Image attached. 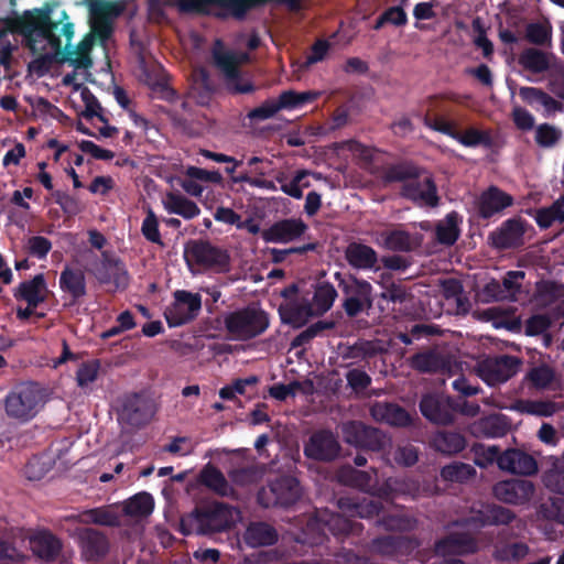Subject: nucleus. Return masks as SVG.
<instances>
[{
  "instance_id": "nucleus-1",
  "label": "nucleus",
  "mask_w": 564,
  "mask_h": 564,
  "mask_svg": "<svg viewBox=\"0 0 564 564\" xmlns=\"http://www.w3.org/2000/svg\"><path fill=\"white\" fill-rule=\"evenodd\" d=\"M28 22L31 26L29 44L33 53L51 59L57 57L64 50L63 61L74 67V70L62 79L63 86L69 88L68 98L73 108L85 118L97 117L100 121H106L99 102L85 87V83L91 82L89 69L93 61L89 53L94 44L93 36L88 35L76 47H70L74 25L65 11L61 12L58 21H51L47 15L31 14Z\"/></svg>"
},
{
  "instance_id": "nucleus-2",
  "label": "nucleus",
  "mask_w": 564,
  "mask_h": 564,
  "mask_svg": "<svg viewBox=\"0 0 564 564\" xmlns=\"http://www.w3.org/2000/svg\"><path fill=\"white\" fill-rule=\"evenodd\" d=\"M46 403L45 390L33 382L21 383L4 399L7 416L19 423L33 420Z\"/></svg>"
},
{
  "instance_id": "nucleus-3",
  "label": "nucleus",
  "mask_w": 564,
  "mask_h": 564,
  "mask_svg": "<svg viewBox=\"0 0 564 564\" xmlns=\"http://www.w3.org/2000/svg\"><path fill=\"white\" fill-rule=\"evenodd\" d=\"M224 323L228 335L235 340L251 339L262 334L269 326L267 314L256 306L226 314Z\"/></svg>"
},
{
  "instance_id": "nucleus-4",
  "label": "nucleus",
  "mask_w": 564,
  "mask_h": 564,
  "mask_svg": "<svg viewBox=\"0 0 564 564\" xmlns=\"http://www.w3.org/2000/svg\"><path fill=\"white\" fill-rule=\"evenodd\" d=\"M216 66L223 73L228 88L235 93H248L252 89L248 79L242 76L240 66L248 62L247 53H238L224 47L216 42L213 50Z\"/></svg>"
},
{
  "instance_id": "nucleus-5",
  "label": "nucleus",
  "mask_w": 564,
  "mask_h": 564,
  "mask_svg": "<svg viewBox=\"0 0 564 564\" xmlns=\"http://www.w3.org/2000/svg\"><path fill=\"white\" fill-rule=\"evenodd\" d=\"M185 259L192 271L213 269L227 271L229 264L228 253L205 241H195L185 249Z\"/></svg>"
},
{
  "instance_id": "nucleus-6",
  "label": "nucleus",
  "mask_w": 564,
  "mask_h": 564,
  "mask_svg": "<svg viewBox=\"0 0 564 564\" xmlns=\"http://www.w3.org/2000/svg\"><path fill=\"white\" fill-rule=\"evenodd\" d=\"M14 299L19 303H24L26 306L17 308L18 318L28 319L35 311V308L46 301L48 296V289L43 274H37L31 280L20 283L13 292Z\"/></svg>"
},
{
  "instance_id": "nucleus-7",
  "label": "nucleus",
  "mask_w": 564,
  "mask_h": 564,
  "mask_svg": "<svg viewBox=\"0 0 564 564\" xmlns=\"http://www.w3.org/2000/svg\"><path fill=\"white\" fill-rule=\"evenodd\" d=\"M519 366L520 361L517 357H486L476 362L475 371L487 384L495 386L513 377L518 372Z\"/></svg>"
},
{
  "instance_id": "nucleus-8",
  "label": "nucleus",
  "mask_w": 564,
  "mask_h": 564,
  "mask_svg": "<svg viewBox=\"0 0 564 564\" xmlns=\"http://www.w3.org/2000/svg\"><path fill=\"white\" fill-rule=\"evenodd\" d=\"M223 177L217 171H207L199 167H188L186 177L182 181V188L191 196L203 198L202 202L212 208L215 200L212 186L220 184Z\"/></svg>"
},
{
  "instance_id": "nucleus-9",
  "label": "nucleus",
  "mask_w": 564,
  "mask_h": 564,
  "mask_svg": "<svg viewBox=\"0 0 564 564\" xmlns=\"http://www.w3.org/2000/svg\"><path fill=\"white\" fill-rule=\"evenodd\" d=\"M238 517L236 509L219 503L206 512L189 516L183 523H188L191 527L196 525L198 532L219 531L234 524Z\"/></svg>"
},
{
  "instance_id": "nucleus-10",
  "label": "nucleus",
  "mask_w": 564,
  "mask_h": 564,
  "mask_svg": "<svg viewBox=\"0 0 564 564\" xmlns=\"http://www.w3.org/2000/svg\"><path fill=\"white\" fill-rule=\"evenodd\" d=\"M202 307L199 294L187 291H176L174 301L165 310V318L171 327L183 325L193 319Z\"/></svg>"
},
{
  "instance_id": "nucleus-11",
  "label": "nucleus",
  "mask_w": 564,
  "mask_h": 564,
  "mask_svg": "<svg viewBox=\"0 0 564 564\" xmlns=\"http://www.w3.org/2000/svg\"><path fill=\"white\" fill-rule=\"evenodd\" d=\"M394 178L405 180L403 185L404 196L416 202L421 206H434L437 203L436 189L426 174H417L415 176L398 173Z\"/></svg>"
},
{
  "instance_id": "nucleus-12",
  "label": "nucleus",
  "mask_w": 564,
  "mask_h": 564,
  "mask_svg": "<svg viewBox=\"0 0 564 564\" xmlns=\"http://www.w3.org/2000/svg\"><path fill=\"white\" fill-rule=\"evenodd\" d=\"M123 10L120 2L95 0L90 3L91 29L101 40L109 37L113 21Z\"/></svg>"
},
{
  "instance_id": "nucleus-13",
  "label": "nucleus",
  "mask_w": 564,
  "mask_h": 564,
  "mask_svg": "<svg viewBox=\"0 0 564 564\" xmlns=\"http://www.w3.org/2000/svg\"><path fill=\"white\" fill-rule=\"evenodd\" d=\"M535 488L530 480L509 479L494 486L495 497L508 505L521 506L528 503L534 496Z\"/></svg>"
},
{
  "instance_id": "nucleus-14",
  "label": "nucleus",
  "mask_w": 564,
  "mask_h": 564,
  "mask_svg": "<svg viewBox=\"0 0 564 564\" xmlns=\"http://www.w3.org/2000/svg\"><path fill=\"white\" fill-rule=\"evenodd\" d=\"M341 286L346 295L344 306L348 315L355 316L371 305V285L368 282L350 276L341 281Z\"/></svg>"
},
{
  "instance_id": "nucleus-15",
  "label": "nucleus",
  "mask_w": 564,
  "mask_h": 564,
  "mask_svg": "<svg viewBox=\"0 0 564 564\" xmlns=\"http://www.w3.org/2000/svg\"><path fill=\"white\" fill-rule=\"evenodd\" d=\"M152 410L141 397L133 395L126 399L119 412V422L124 429L140 427L149 422Z\"/></svg>"
},
{
  "instance_id": "nucleus-16",
  "label": "nucleus",
  "mask_w": 564,
  "mask_h": 564,
  "mask_svg": "<svg viewBox=\"0 0 564 564\" xmlns=\"http://www.w3.org/2000/svg\"><path fill=\"white\" fill-rule=\"evenodd\" d=\"M500 469L510 474L532 475L538 470L536 462L520 449H508L498 458Z\"/></svg>"
},
{
  "instance_id": "nucleus-17",
  "label": "nucleus",
  "mask_w": 564,
  "mask_h": 564,
  "mask_svg": "<svg viewBox=\"0 0 564 564\" xmlns=\"http://www.w3.org/2000/svg\"><path fill=\"white\" fill-rule=\"evenodd\" d=\"M306 229L301 219H285L272 225L262 232L267 242L286 243L300 238Z\"/></svg>"
},
{
  "instance_id": "nucleus-18",
  "label": "nucleus",
  "mask_w": 564,
  "mask_h": 564,
  "mask_svg": "<svg viewBox=\"0 0 564 564\" xmlns=\"http://www.w3.org/2000/svg\"><path fill=\"white\" fill-rule=\"evenodd\" d=\"M518 63L532 75L544 74L556 68L554 55L533 47L522 51Z\"/></svg>"
},
{
  "instance_id": "nucleus-19",
  "label": "nucleus",
  "mask_w": 564,
  "mask_h": 564,
  "mask_svg": "<svg viewBox=\"0 0 564 564\" xmlns=\"http://www.w3.org/2000/svg\"><path fill=\"white\" fill-rule=\"evenodd\" d=\"M452 531L451 535L436 544V553L441 556L451 554H467L477 550L476 543L469 532L459 530V524Z\"/></svg>"
},
{
  "instance_id": "nucleus-20",
  "label": "nucleus",
  "mask_w": 564,
  "mask_h": 564,
  "mask_svg": "<svg viewBox=\"0 0 564 564\" xmlns=\"http://www.w3.org/2000/svg\"><path fill=\"white\" fill-rule=\"evenodd\" d=\"M455 408L448 398L442 395H426L421 401L423 415L437 424H447L453 419Z\"/></svg>"
},
{
  "instance_id": "nucleus-21",
  "label": "nucleus",
  "mask_w": 564,
  "mask_h": 564,
  "mask_svg": "<svg viewBox=\"0 0 564 564\" xmlns=\"http://www.w3.org/2000/svg\"><path fill=\"white\" fill-rule=\"evenodd\" d=\"M338 443L333 434L319 432L314 434L306 444L305 455L313 459L327 460L333 459L338 454Z\"/></svg>"
},
{
  "instance_id": "nucleus-22",
  "label": "nucleus",
  "mask_w": 564,
  "mask_h": 564,
  "mask_svg": "<svg viewBox=\"0 0 564 564\" xmlns=\"http://www.w3.org/2000/svg\"><path fill=\"white\" fill-rule=\"evenodd\" d=\"M518 93L522 101L536 110H542L545 116L561 110V104L540 88L523 86Z\"/></svg>"
},
{
  "instance_id": "nucleus-23",
  "label": "nucleus",
  "mask_w": 564,
  "mask_h": 564,
  "mask_svg": "<svg viewBox=\"0 0 564 564\" xmlns=\"http://www.w3.org/2000/svg\"><path fill=\"white\" fill-rule=\"evenodd\" d=\"M513 199L507 193L497 187H490L478 199L479 214L487 218L512 204Z\"/></svg>"
},
{
  "instance_id": "nucleus-24",
  "label": "nucleus",
  "mask_w": 564,
  "mask_h": 564,
  "mask_svg": "<svg viewBox=\"0 0 564 564\" xmlns=\"http://www.w3.org/2000/svg\"><path fill=\"white\" fill-rule=\"evenodd\" d=\"M59 288L63 292L70 295L73 300H78L86 294L85 273L80 268L66 265L61 272Z\"/></svg>"
},
{
  "instance_id": "nucleus-25",
  "label": "nucleus",
  "mask_w": 564,
  "mask_h": 564,
  "mask_svg": "<svg viewBox=\"0 0 564 564\" xmlns=\"http://www.w3.org/2000/svg\"><path fill=\"white\" fill-rule=\"evenodd\" d=\"M161 202L169 214H175L185 219H193L200 213L197 204L182 194L167 192L162 196Z\"/></svg>"
},
{
  "instance_id": "nucleus-26",
  "label": "nucleus",
  "mask_w": 564,
  "mask_h": 564,
  "mask_svg": "<svg viewBox=\"0 0 564 564\" xmlns=\"http://www.w3.org/2000/svg\"><path fill=\"white\" fill-rule=\"evenodd\" d=\"M83 556L87 561L97 560L108 551V542L102 534L90 529L78 532Z\"/></svg>"
},
{
  "instance_id": "nucleus-27",
  "label": "nucleus",
  "mask_w": 564,
  "mask_h": 564,
  "mask_svg": "<svg viewBox=\"0 0 564 564\" xmlns=\"http://www.w3.org/2000/svg\"><path fill=\"white\" fill-rule=\"evenodd\" d=\"M524 225L521 220L511 219L492 235V242L498 248H510L522 242Z\"/></svg>"
},
{
  "instance_id": "nucleus-28",
  "label": "nucleus",
  "mask_w": 564,
  "mask_h": 564,
  "mask_svg": "<svg viewBox=\"0 0 564 564\" xmlns=\"http://www.w3.org/2000/svg\"><path fill=\"white\" fill-rule=\"evenodd\" d=\"M377 242L393 251H408L420 243V238L403 230H386L378 235Z\"/></svg>"
},
{
  "instance_id": "nucleus-29",
  "label": "nucleus",
  "mask_w": 564,
  "mask_h": 564,
  "mask_svg": "<svg viewBox=\"0 0 564 564\" xmlns=\"http://www.w3.org/2000/svg\"><path fill=\"white\" fill-rule=\"evenodd\" d=\"M200 482L223 497H232L234 488L226 480L224 474L212 465H206L199 475Z\"/></svg>"
},
{
  "instance_id": "nucleus-30",
  "label": "nucleus",
  "mask_w": 564,
  "mask_h": 564,
  "mask_svg": "<svg viewBox=\"0 0 564 564\" xmlns=\"http://www.w3.org/2000/svg\"><path fill=\"white\" fill-rule=\"evenodd\" d=\"M312 306L297 302H286L280 306V315L284 323L293 327L303 326L314 315Z\"/></svg>"
},
{
  "instance_id": "nucleus-31",
  "label": "nucleus",
  "mask_w": 564,
  "mask_h": 564,
  "mask_svg": "<svg viewBox=\"0 0 564 564\" xmlns=\"http://www.w3.org/2000/svg\"><path fill=\"white\" fill-rule=\"evenodd\" d=\"M321 180V174H314L308 171L297 172L293 178L286 182L284 178L279 177L278 181L281 183V189L286 195L300 199L303 196V191L311 187V178Z\"/></svg>"
},
{
  "instance_id": "nucleus-32",
  "label": "nucleus",
  "mask_w": 564,
  "mask_h": 564,
  "mask_svg": "<svg viewBox=\"0 0 564 564\" xmlns=\"http://www.w3.org/2000/svg\"><path fill=\"white\" fill-rule=\"evenodd\" d=\"M346 259L352 267L368 269L376 264L377 253L366 245L350 243L346 249Z\"/></svg>"
},
{
  "instance_id": "nucleus-33",
  "label": "nucleus",
  "mask_w": 564,
  "mask_h": 564,
  "mask_svg": "<svg viewBox=\"0 0 564 564\" xmlns=\"http://www.w3.org/2000/svg\"><path fill=\"white\" fill-rule=\"evenodd\" d=\"M371 415L377 421H382L391 425H405L410 419L408 413L400 406L388 403H378L371 408Z\"/></svg>"
},
{
  "instance_id": "nucleus-34",
  "label": "nucleus",
  "mask_w": 564,
  "mask_h": 564,
  "mask_svg": "<svg viewBox=\"0 0 564 564\" xmlns=\"http://www.w3.org/2000/svg\"><path fill=\"white\" fill-rule=\"evenodd\" d=\"M32 551L41 558H52L55 556L59 549V541L48 532H41L34 535L31 541Z\"/></svg>"
},
{
  "instance_id": "nucleus-35",
  "label": "nucleus",
  "mask_w": 564,
  "mask_h": 564,
  "mask_svg": "<svg viewBox=\"0 0 564 564\" xmlns=\"http://www.w3.org/2000/svg\"><path fill=\"white\" fill-rule=\"evenodd\" d=\"M271 491L274 494L276 502L289 505L300 497L301 488L296 479L284 477L271 486Z\"/></svg>"
},
{
  "instance_id": "nucleus-36",
  "label": "nucleus",
  "mask_w": 564,
  "mask_h": 564,
  "mask_svg": "<svg viewBox=\"0 0 564 564\" xmlns=\"http://www.w3.org/2000/svg\"><path fill=\"white\" fill-rule=\"evenodd\" d=\"M154 500L148 492H140L127 500L123 505L124 512L132 518H144L152 513Z\"/></svg>"
},
{
  "instance_id": "nucleus-37",
  "label": "nucleus",
  "mask_w": 564,
  "mask_h": 564,
  "mask_svg": "<svg viewBox=\"0 0 564 564\" xmlns=\"http://www.w3.org/2000/svg\"><path fill=\"white\" fill-rule=\"evenodd\" d=\"M245 540L249 545L253 547L270 545L275 542L276 533L268 524L254 523L247 529Z\"/></svg>"
},
{
  "instance_id": "nucleus-38",
  "label": "nucleus",
  "mask_w": 564,
  "mask_h": 564,
  "mask_svg": "<svg viewBox=\"0 0 564 564\" xmlns=\"http://www.w3.org/2000/svg\"><path fill=\"white\" fill-rule=\"evenodd\" d=\"M336 296L337 292L332 284L321 283L317 285L314 293L313 303L311 305L314 315H319L327 312L333 306Z\"/></svg>"
},
{
  "instance_id": "nucleus-39",
  "label": "nucleus",
  "mask_w": 564,
  "mask_h": 564,
  "mask_svg": "<svg viewBox=\"0 0 564 564\" xmlns=\"http://www.w3.org/2000/svg\"><path fill=\"white\" fill-rule=\"evenodd\" d=\"M345 440L356 446H370V437L376 431L360 422H349L343 427Z\"/></svg>"
},
{
  "instance_id": "nucleus-40",
  "label": "nucleus",
  "mask_w": 564,
  "mask_h": 564,
  "mask_svg": "<svg viewBox=\"0 0 564 564\" xmlns=\"http://www.w3.org/2000/svg\"><path fill=\"white\" fill-rule=\"evenodd\" d=\"M95 275L102 283L113 281L118 286L124 285L127 282L123 269L118 263L111 261H104L100 267L96 268Z\"/></svg>"
},
{
  "instance_id": "nucleus-41",
  "label": "nucleus",
  "mask_w": 564,
  "mask_h": 564,
  "mask_svg": "<svg viewBox=\"0 0 564 564\" xmlns=\"http://www.w3.org/2000/svg\"><path fill=\"white\" fill-rule=\"evenodd\" d=\"M535 219L543 228H547L555 223H564V196L556 199L549 208L538 210Z\"/></svg>"
},
{
  "instance_id": "nucleus-42",
  "label": "nucleus",
  "mask_w": 564,
  "mask_h": 564,
  "mask_svg": "<svg viewBox=\"0 0 564 564\" xmlns=\"http://www.w3.org/2000/svg\"><path fill=\"white\" fill-rule=\"evenodd\" d=\"M506 425L497 415H491L476 422L471 431L476 436L496 437L505 433Z\"/></svg>"
},
{
  "instance_id": "nucleus-43",
  "label": "nucleus",
  "mask_w": 564,
  "mask_h": 564,
  "mask_svg": "<svg viewBox=\"0 0 564 564\" xmlns=\"http://www.w3.org/2000/svg\"><path fill=\"white\" fill-rule=\"evenodd\" d=\"M100 371V362L97 359L87 360L76 371V382L82 389H88L97 380Z\"/></svg>"
},
{
  "instance_id": "nucleus-44",
  "label": "nucleus",
  "mask_w": 564,
  "mask_h": 564,
  "mask_svg": "<svg viewBox=\"0 0 564 564\" xmlns=\"http://www.w3.org/2000/svg\"><path fill=\"white\" fill-rule=\"evenodd\" d=\"M434 446L442 453L453 454L465 447V440L457 433H440L434 437Z\"/></svg>"
},
{
  "instance_id": "nucleus-45",
  "label": "nucleus",
  "mask_w": 564,
  "mask_h": 564,
  "mask_svg": "<svg viewBox=\"0 0 564 564\" xmlns=\"http://www.w3.org/2000/svg\"><path fill=\"white\" fill-rule=\"evenodd\" d=\"M315 97L316 94L311 91L296 93L288 90L281 94L278 100L281 109H296L312 101Z\"/></svg>"
},
{
  "instance_id": "nucleus-46",
  "label": "nucleus",
  "mask_w": 564,
  "mask_h": 564,
  "mask_svg": "<svg viewBox=\"0 0 564 564\" xmlns=\"http://www.w3.org/2000/svg\"><path fill=\"white\" fill-rule=\"evenodd\" d=\"M437 239L447 245H452L458 237L457 217L454 214L448 215L441 221L436 229Z\"/></svg>"
},
{
  "instance_id": "nucleus-47",
  "label": "nucleus",
  "mask_w": 564,
  "mask_h": 564,
  "mask_svg": "<svg viewBox=\"0 0 564 564\" xmlns=\"http://www.w3.org/2000/svg\"><path fill=\"white\" fill-rule=\"evenodd\" d=\"M562 137V131L554 126L543 123L535 130V141L540 147L555 145Z\"/></svg>"
},
{
  "instance_id": "nucleus-48",
  "label": "nucleus",
  "mask_w": 564,
  "mask_h": 564,
  "mask_svg": "<svg viewBox=\"0 0 564 564\" xmlns=\"http://www.w3.org/2000/svg\"><path fill=\"white\" fill-rule=\"evenodd\" d=\"M442 292L447 301L456 304L457 310H465V301L463 300V289L458 281L447 280L442 284Z\"/></svg>"
},
{
  "instance_id": "nucleus-49",
  "label": "nucleus",
  "mask_w": 564,
  "mask_h": 564,
  "mask_svg": "<svg viewBox=\"0 0 564 564\" xmlns=\"http://www.w3.org/2000/svg\"><path fill=\"white\" fill-rule=\"evenodd\" d=\"M514 518V514L511 510L495 506L488 507L486 510V516L481 518V522L496 523V524H507L511 522Z\"/></svg>"
},
{
  "instance_id": "nucleus-50",
  "label": "nucleus",
  "mask_w": 564,
  "mask_h": 564,
  "mask_svg": "<svg viewBox=\"0 0 564 564\" xmlns=\"http://www.w3.org/2000/svg\"><path fill=\"white\" fill-rule=\"evenodd\" d=\"M527 37L534 44H546L551 39V26L547 23L530 24L527 28Z\"/></svg>"
},
{
  "instance_id": "nucleus-51",
  "label": "nucleus",
  "mask_w": 564,
  "mask_h": 564,
  "mask_svg": "<svg viewBox=\"0 0 564 564\" xmlns=\"http://www.w3.org/2000/svg\"><path fill=\"white\" fill-rule=\"evenodd\" d=\"M545 485L552 490L564 495V459L546 474Z\"/></svg>"
},
{
  "instance_id": "nucleus-52",
  "label": "nucleus",
  "mask_w": 564,
  "mask_h": 564,
  "mask_svg": "<svg viewBox=\"0 0 564 564\" xmlns=\"http://www.w3.org/2000/svg\"><path fill=\"white\" fill-rule=\"evenodd\" d=\"M380 505L375 497H365L361 501L354 505V514L360 518H371L379 514Z\"/></svg>"
},
{
  "instance_id": "nucleus-53",
  "label": "nucleus",
  "mask_w": 564,
  "mask_h": 564,
  "mask_svg": "<svg viewBox=\"0 0 564 564\" xmlns=\"http://www.w3.org/2000/svg\"><path fill=\"white\" fill-rule=\"evenodd\" d=\"M142 234L148 240L155 243H161L159 221L155 214L151 209L148 210L147 217L143 220Z\"/></svg>"
},
{
  "instance_id": "nucleus-54",
  "label": "nucleus",
  "mask_w": 564,
  "mask_h": 564,
  "mask_svg": "<svg viewBox=\"0 0 564 564\" xmlns=\"http://www.w3.org/2000/svg\"><path fill=\"white\" fill-rule=\"evenodd\" d=\"M453 138L466 147H476L487 141V135L475 128H470L464 132L456 131Z\"/></svg>"
},
{
  "instance_id": "nucleus-55",
  "label": "nucleus",
  "mask_w": 564,
  "mask_h": 564,
  "mask_svg": "<svg viewBox=\"0 0 564 564\" xmlns=\"http://www.w3.org/2000/svg\"><path fill=\"white\" fill-rule=\"evenodd\" d=\"M26 248L30 254L43 259L52 248L50 240L44 237L35 236L28 240Z\"/></svg>"
},
{
  "instance_id": "nucleus-56",
  "label": "nucleus",
  "mask_w": 564,
  "mask_h": 564,
  "mask_svg": "<svg viewBox=\"0 0 564 564\" xmlns=\"http://www.w3.org/2000/svg\"><path fill=\"white\" fill-rule=\"evenodd\" d=\"M499 451L496 446H476L475 447V463L480 467H486L499 458Z\"/></svg>"
},
{
  "instance_id": "nucleus-57",
  "label": "nucleus",
  "mask_w": 564,
  "mask_h": 564,
  "mask_svg": "<svg viewBox=\"0 0 564 564\" xmlns=\"http://www.w3.org/2000/svg\"><path fill=\"white\" fill-rule=\"evenodd\" d=\"M473 471V468L468 465L453 464L444 467L442 470V475L444 478H447L449 480L462 481L471 476Z\"/></svg>"
},
{
  "instance_id": "nucleus-58",
  "label": "nucleus",
  "mask_w": 564,
  "mask_h": 564,
  "mask_svg": "<svg viewBox=\"0 0 564 564\" xmlns=\"http://www.w3.org/2000/svg\"><path fill=\"white\" fill-rule=\"evenodd\" d=\"M520 410L529 414L550 416L555 412L556 406L550 402H527L520 405Z\"/></svg>"
},
{
  "instance_id": "nucleus-59",
  "label": "nucleus",
  "mask_w": 564,
  "mask_h": 564,
  "mask_svg": "<svg viewBox=\"0 0 564 564\" xmlns=\"http://www.w3.org/2000/svg\"><path fill=\"white\" fill-rule=\"evenodd\" d=\"M78 148L97 160H111L115 156L111 151L102 149L88 140H82L78 142Z\"/></svg>"
},
{
  "instance_id": "nucleus-60",
  "label": "nucleus",
  "mask_w": 564,
  "mask_h": 564,
  "mask_svg": "<svg viewBox=\"0 0 564 564\" xmlns=\"http://www.w3.org/2000/svg\"><path fill=\"white\" fill-rule=\"evenodd\" d=\"M279 110H281L279 100L271 99L262 104L260 107L256 108L250 112V117L254 119H268L273 117Z\"/></svg>"
},
{
  "instance_id": "nucleus-61",
  "label": "nucleus",
  "mask_w": 564,
  "mask_h": 564,
  "mask_svg": "<svg viewBox=\"0 0 564 564\" xmlns=\"http://www.w3.org/2000/svg\"><path fill=\"white\" fill-rule=\"evenodd\" d=\"M512 118L516 126L521 130H531L534 126V117L522 107H514Z\"/></svg>"
},
{
  "instance_id": "nucleus-62",
  "label": "nucleus",
  "mask_w": 564,
  "mask_h": 564,
  "mask_svg": "<svg viewBox=\"0 0 564 564\" xmlns=\"http://www.w3.org/2000/svg\"><path fill=\"white\" fill-rule=\"evenodd\" d=\"M553 378L554 373L552 369L545 366L534 368L530 373V379L539 388H545L549 386Z\"/></svg>"
},
{
  "instance_id": "nucleus-63",
  "label": "nucleus",
  "mask_w": 564,
  "mask_h": 564,
  "mask_svg": "<svg viewBox=\"0 0 564 564\" xmlns=\"http://www.w3.org/2000/svg\"><path fill=\"white\" fill-rule=\"evenodd\" d=\"M394 460L404 466H411L417 460V452L413 446L399 447L394 453Z\"/></svg>"
},
{
  "instance_id": "nucleus-64",
  "label": "nucleus",
  "mask_w": 564,
  "mask_h": 564,
  "mask_svg": "<svg viewBox=\"0 0 564 564\" xmlns=\"http://www.w3.org/2000/svg\"><path fill=\"white\" fill-rule=\"evenodd\" d=\"M347 381L354 390L360 391L370 383V378L366 372L354 369L347 373Z\"/></svg>"
}]
</instances>
